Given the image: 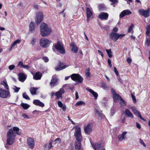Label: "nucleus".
<instances>
[{"label": "nucleus", "mask_w": 150, "mask_h": 150, "mask_svg": "<svg viewBox=\"0 0 150 150\" xmlns=\"http://www.w3.org/2000/svg\"><path fill=\"white\" fill-rule=\"evenodd\" d=\"M19 130V128L16 127H14L13 129H11L9 130L7 134V144L11 145L13 143L15 139L16 134L19 135L21 134Z\"/></svg>", "instance_id": "obj_1"}, {"label": "nucleus", "mask_w": 150, "mask_h": 150, "mask_svg": "<svg viewBox=\"0 0 150 150\" xmlns=\"http://www.w3.org/2000/svg\"><path fill=\"white\" fill-rule=\"evenodd\" d=\"M41 34L42 37H46L50 35L52 32L51 28L48 27L45 23H42L40 25Z\"/></svg>", "instance_id": "obj_2"}, {"label": "nucleus", "mask_w": 150, "mask_h": 150, "mask_svg": "<svg viewBox=\"0 0 150 150\" xmlns=\"http://www.w3.org/2000/svg\"><path fill=\"white\" fill-rule=\"evenodd\" d=\"M110 37L114 42H115L118 39H121L125 36L124 34H119L117 33L112 32L110 33Z\"/></svg>", "instance_id": "obj_3"}, {"label": "nucleus", "mask_w": 150, "mask_h": 150, "mask_svg": "<svg viewBox=\"0 0 150 150\" xmlns=\"http://www.w3.org/2000/svg\"><path fill=\"white\" fill-rule=\"evenodd\" d=\"M52 42L47 39L42 38L40 40V46L43 48L48 47Z\"/></svg>", "instance_id": "obj_4"}, {"label": "nucleus", "mask_w": 150, "mask_h": 150, "mask_svg": "<svg viewBox=\"0 0 150 150\" xmlns=\"http://www.w3.org/2000/svg\"><path fill=\"white\" fill-rule=\"evenodd\" d=\"M54 47L60 53L63 54H65V50L63 46V44L61 42L58 41L55 45Z\"/></svg>", "instance_id": "obj_5"}, {"label": "nucleus", "mask_w": 150, "mask_h": 150, "mask_svg": "<svg viewBox=\"0 0 150 150\" xmlns=\"http://www.w3.org/2000/svg\"><path fill=\"white\" fill-rule=\"evenodd\" d=\"M71 77L73 80L79 83H82L83 82V78L78 74H73L71 75Z\"/></svg>", "instance_id": "obj_6"}, {"label": "nucleus", "mask_w": 150, "mask_h": 150, "mask_svg": "<svg viewBox=\"0 0 150 150\" xmlns=\"http://www.w3.org/2000/svg\"><path fill=\"white\" fill-rule=\"evenodd\" d=\"M74 135L77 141L81 142L82 140V136L81 134V129L80 127L76 128Z\"/></svg>", "instance_id": "obj_7"}, {"label": "nucleus", "mask_w": 150, "mask_h": 150, "mask_svg": "<svg viewBox=\"0 0 150 150\" xmlns=\"http://www.w3.org/2000/svg\"><path fill=\"white\" fill-rule=\"evenodd\" d=\"M10 92L9 91H6L4 89L0 88V97L2 98H6L10 97Z\"/></svg>", "instance_id": "obj_8"}, {"label": "nucleus", "mask_w": 150, "mask_h": 150, "mask_svg": "<svg viewBox=\"0 0 150 150\" xmlns=\"http://www.w3.org/2000/svg\"><path fill=\"white\" fill-rule=\"evenodd\" d=\"M59 79L55 75H53L52 77L51 81L50 83V85L51 88H53L58 84V82Z\"/></svg>", "instance_id": "obj_9"}, {"label": "nucleus", "mask_w": 150, "mask_h": 150, "mask_svg": "<svg viewBox=\"0 0 150 150\" xmlns=\"http://www.w3.org/2000/svg\"><path fill=\"white\" fill-rule=\"evenodd\" d=\"M150 9H148L146 10L143 9L139 10V14L144 16V17L146 18L149 17L150 15Z\"/></svg>", "instance_id": "obj_10"}, {"label": "nucleus", "mask_w": 150, "mask_h": 150, "mask_svg": "<svg viewBox=\"0 0 150 150\" xmlns=\"http://www.w3.org/2000/svg\"><path fill=\"white\" fill-rule=\"evenodd\" d=\"M43 18V15L42 13L41 12L37 13L35 20L36 23H40L42 21Z\"/></svg>", "instance_id": "obj_11"}, {"label": "nucleus", "mask_w": 150, "mask_h": 150, "mask_svg": "<svg viewBox=\"0 0 150 150\" xmlns=\"http://www.w3.org/2000/svg\"><path fill=\"white\" fill-rule=\"evenodd\" d=\"M86 10L87 15V21L88 22L90 19L93 18V12L91 9L89 8H86Z\"/></svg>", "instance_id": "obj_12"}, {"label": "nucleus", "mask_w": 150, "mask_h": 150, "mask_svg": "<svg viewBox=\"0 0 150 150\" xmlns=\"http://www.w3.org/2000/svg\"><path fill=\"white\" fill-rule=\"evenodd\" d=\"M84 129L85 134L88 135L90 134L93 130L92 127L90 124H88L85 126Z\"/></svg>", "instance_id": "obj_13"}, {"label": "nucleus", "mask_w": 150, "mask_h": 150, "mask_svg": "<svg viewBox=\"0 0 150 150\" xmlns=\"http://www.w3.org/2000/svg\"><path fill=\"white\" fill-rule=\"evenodd\" d=\"M132 14L131 11L128 9L122 11L119 15L120 18H122L125 16L128 15Z\"/></svg>", "instance_id": "obj_14"}, {"label": "nucleus", "mask_w": 150, "mask_h": 150, "mask_svg": "<svg viewBox=\"0 0 150 150\" xmlns=\"http://www.w3.org/2000/svg\"><path fill=\"white\" fill-rule=\"evenodd\" d=\"M131 109L132 110L134 113L136 115V116H138V117H139L142 120L144 121L145 120L142 117L141 115L139 112L138 111H137V110L136 109L135 107L133 106L131 107Z\"/></svg>", "instance_id": "obj_15"}, {"label": "nucleus", "mask_w": 150, "mask_h": 150, "mask_svg": "<svg viewBox=\"0 0 150 150\" xmlns=\"http://www.w3.org/2000/svg\"><path fill=\"white\" fill-rule=\"evenodd\" d=\"M64 93V90L63 88H60L59 90L55 93V95L57 98L59 99L60 98H62V95Z\"/></svg>", "instance_id": "obj_16"}, {"label": "nucleus", "mask_w": 150, "mask_h": 150, "mask_svg": "<svg viewBox=\"0 0 150 150\" xmlns=\"http://www.w3.org/2000/svg\"><path fill=\"white\" fill-rule=\"evenodd\" d=\"M27 144L29 146V147L31 149H33L34 145V141L31 138H28L27 139Z\"/></svg>", "instance_id": "obj_17"}, {"label": "nucleus", "mask_w": 150, "mask_h": 150, "mask_svg": "<svg viewBox=\"0 0 150 150\" xmlns=\"http://www.w3.org/2000/svg\"><path fill=\"white\" fill-rule=\"evenodd\" d=\"M108 17V14L107 13L102 12L98 16V17L101 20H107Z\"/></svg>", "instance_id": "obj_18"}, {"label": "nucleus", "mask_w": 150, "mask_h": 150, "mask_svg": "<svg viewBox=\"0 0 150 150\" xmlns=\"http://www.w3.org/2000/svg\"><path fill=\"white\" fill-rule=\"evenodd\" d=\"M91 144L93 148L95 150H99L103 147L102 144L97 143H91Z\"/></svg>", "instance_id": "obj_19"}, {"label": "nucleus", "mask_w": 150, "mask_h": 150, "mask_svg": "<svg viewBox=\"0 0 150 150\" xmlns=\"http://www.w3.org/2000/svg\"><path fill=\"white\" fill-rule=\"evenodd\" d=\"M42 76V74L41 73L38 72L33 75V78L35 80H40L41 79Z\"/></svg>", "instance_id": "obj_20"}, {"label": "nucleus", "mask_w": 150, "mask_h": 150, "mask_svg": "<svg viewBox=\"0 0 150 150\" xmlns=\"http://www.w3.org/2000/svg\"><path fill=\"white\" fill-rule=\"evenodd\" d=\"M63 64L61 62H59V64L55 68V70L57 71H59L64 69L66 67V65L63 66Z\"/></svg>", "instance_id": "obj_21"}, {"label": "nucleus", "mask_w": 150, "mask_h": 150, "mask_svg": "<svg viewBox=\"0 0 150 150\" xmlns=\"http://www.w3.org/2000/svg\"><path fill=\"white\" fill-rule=\"evenodd\" d=\"M19 80L21 82H24L26 79V76L23 73H20L18 75Z\"/></svg>", "instance_id": "obj_22"}, {"label": "nucleus", "mask_w": 150, "mask_h": 150, "mask_svg": "<svg viewBox=\"0 0 150 150\" xmlns=\"http://www.w3.org/2000/svg\"><path fill=\"white\" fill-rule=\"evenodd\" d=\"M33 103L36 105H38L42 107H43L45 106L44 104L38 100H34Z\"/></svg>", "instance_id": "obj_23"}, {"label": "nucleus", "mask_w": 150, "mask_h": 150, "mask_svg": "<svg viewBox=\"0 0 150 150\" xmlns=\"http://www.w3.org/2000/svg\"><path fill=\"white\" fill-rule=\"evenodd\" d=\"M71 50L75 53H76L78 50V48L76 46L75 44L74 43H72L71 45Z\"/></svg>", "instance_id": "obj_24"}, {"label": "nucleus", "mask_w": 150, "mask_h": 150, "mask_svg": "<svg viewBox=\"0 0 150 150\" xmlns=\"http://www.w3.org/2000/svg\"><path fill=\"white\" fill-rule=\"evenodd\" d=\"M127 133V132H123L122 134L119 135L117 137V138L119 140L122 141L124 139L125 137V134Z\"/></svg>", "instance_id": "obj_25"}, {"label": "nucleus", "mask_w": 150, "mask_h": 150, "mask_svg": "<svg viewBox=\"0 0 150 150\" xmlns=\"http://www.w3.org/2000/svg\"><path fill=\"white\" fill-rule=\"evenodd\" d=\"M86 90L90 92L93 96L95 98H97L98 94L93 90L89 88H86Z\"/></svg>", "instance_id": "obj_26"}, {"label": "nucleus", "mask_w": 150, "mask_h": 150, "mask_svg": "<svg viewBox=\"0 0 150 150\" xmlns=\"http://www.w3.org/2000/svg\"><path fill=\"white\" fill-rule=\"evenodd\" d=\"M58 106L59 107L62 108L64 111H66V105H63L61 101L59 100L58 101Z\"/></svg>", "instance_id": "obj_27"}, {"label": "nucleus", "mask_w": 150, "mask_h": 150, "mask_svg": "<svg viewBox=\"0 0 150 150\" xmlns=\"http://www.w3.org/2000/svg\"><path fill=\"white\" fill-rule=\"evenodd\" d=\"M125 115H127L128 117H132V118L133 117L132 114L128 109H125Z\"/></svg>", "instance_id": "obj_28"}, {"label": "nucleus", "mask_w": 150, "mask_h": 150, "mask_svg": "<svg viewBox=\"0 0 150 150\" xmlns=\"http://www.w3.org/2000/svg\"><path fill=\"white\" fill-rule=\"evenodd\" d=\"M81 142H76L75 144V148L76 150H80L81 149Z\"/></svg>", "instance_id": "obj_29"}, {"label": "nucleus", "mask_w": 150, "mask_h": 150, "mask_svg": "<svg viewBox=\"0 0 150 150\" xmlns=\"http://www.w3.org/2000/svg\"><path fill=\"white\" fill-rule=\"evenodd\" d=\"M113 98L115 102H116L119 99H120L121 97L118 94H116L113 96Z\"/></svg>", "instance_id": "obj_30"}, {"label": "nucleus", "mask_w": 150, "mask_h": 150, "mask_svg": "<svg viewBox=\"0 0 150 150\" xmlns=\"http://www.w3.org/2000/svg\"><path fill=\"white\" fill-rule=\"evenodd\" d=\"M29 29L30 31L32 32L35 30V25L32 22H31L29 25Z\"/></svg>", "instance_id": "obj_31"}, {"label": "nucleus", "mask_w": 150, "mask_h": 150, "mask_svg": "<svg viewBox=\"0 0 150 150\" xmlns=\"http://www.w3.org/2000/svg\"><path fill=\"white\" fill-rule=\"evenodd\" d=\"M37 89V88H30V91L31 94L32 95H35L36 93V90Z\"/></svg>", "instance_id": "obj_32"}, {"label": "nucleus", "mask_w": 150, "mask_h": 150, "mask_svg": "<svg viewBox=\"0 0 150 150\" xmlns=\"http://www.w3.org/2000/svg\"><path fill=\"white\" fill-rule=\"evenodd\" d=\"M1 84L3 85L6 89L7 90L8 89V86L6 81H1Z\"/></svg>", "instance_id": "obj_33"}, {"label": "nucleus", "mask_w": 150, "mask_h": 150, "mask_svg": "<svg viewBox=\"0 0 150 150\" xmlns=\"http://www.w3.org/2000/svg\"><path fill=\"white\" fill-rule=\"evenodd\" d=\"M21 105L25 109H27L30 107V105L26 103H22L21 104Z\"/></svg>", "instance_id": "obj_34"}, {"label": "nucleus", "mask_w": 150, "mask_h": 150, "mask_svg": "<svg viewBox=\"0 0 150 150\" xmlns=\"http://www.w3.org/2000/svg\"><path fill=\"white\" fill-rule=\"evenodd\" d=\"M106 51L108 55V56L110 58H111L112 56V53L111 52V49H110L109 50L106 49Z\"/></svg>", "instance_id": "obj_35"}, {"label": "nucleus", "mask_w": 150, "mask_h": 150, "mask_svg": "<svg viewBox=\"0 0 150 150\" xmlns=\"http://www.w3.org/2000/svg\"><path fill=\"white\" fill-rule=\"evenodd\" d=\"M98 8L100 11L104 10L105 8V7L104 4H101L99 5Z\"/></svg>", "instance_id": "obj_36"}, {"label": "nucleus", "mask_w": 150, "mask_h": 150, "mask_svg": "<svg viewBox=\"0 0 150 150\" xmlns=\"http://www.w3.org/2000/svg\"><path fill=\"white\" fill-rule=\"evenodd\" d=\"M95 114L96 115L98 116L99 117L103 118L104 117V115L102 114L101 113L99 112L98 110H95Z\"/></svg>", "instance_id": "obj_37"}, {"label": "nucleus", "mask_w": 150, "mask_h": 150, "mask_svg": "<svg viewBox=\"0 0 150 150\" xmlns=\"http://www.w3.org/2000/svg\"><path fill=\"white\" fill-rule=\"evenodd\" d=\"M120 104L122 106H124L126 105L125 101L121 98L120 99Z\"/></svg>", "instance_id": "obj_38"}, {"label": "nucleus", "mask_w": 150, "mask_h": 150, "mask_svg": "<svg viewBox=\"0 0 150 150\" xmlns=\"http://www.w3.org/2000/svg\"><path fill=\"white\" fill-rule=\"evenodd\" d=\"M85 105V103L82 101H79L76 104V106Z\"/></svg>", "instance_id": "obj_39"}, {"label": "nucleus", "mask_w": 150, "mask_h": 150, "mask_svg": "<svg viewBox=\"0 0 150 150\" xmlns=\"http://www.w3.org/2000/svg\"><path fill=\"white\" fill-rule=\"evenodd\" d=\"M12 88L14 90V92L16 93H18L20 89V88H18L16 86H13Z\"/></svg>", "instance_id": "obj_40"}, {"label": "nucleus", "mask_w": 150, "mask_h": 150, "mask_svg": "<svg viewBox=\"0 0 150 150\" xmlns=\"http://www.w3.org/2000/svg\"><path fill=\"white\" fill-rule=\"evenodd\" d=\"M23 97L24 98L26 99L30 100V98L25 92H24L23 93Z\"/></svg>", "instance_id": "obj_41"}, {"label": "nucleus", "mask_w": 150, "mask_h": 150, "mask_svg": "<svg viewBox=\"0 0 150 150\" xmlns=\"http://www.w3.org/2000/svg\"><path fill=\"white\" fill-rule=\"evenodd\" d=\"M102 87L105 89H108V88L106 84L104 83H102L101 84Z\"/></svg>", "instance_id": "obj_42"}, {"label": "nucleus", "mask_w": 150, "mask_h": 150, "mask_svg": "<svg viewBox=\"0 0 150 150\" xmlns=\"http://www.w3.org/2000/svg\"><path fill=\"white\" fill-rule=\"evenodd\" d=\"M24 65V64H23V62L22 61H20L18 62L17 66L23 68Z\"/></svg>", "instance_id": "obj_43"}, {"label": "nucleus", "mask_w": 150, "mask_h": 150, "mask_svg": "<svg viewBox=\"0 0 150 150\" xmlns=\"http://www.w3.org/2000/svg\"><path fill=\"white\" fill-rule=\"evenodd\" d=\"M134 25L133 24H132L130 26V27L129 30L128 32L129 33H132L133 32V28L134 27Z\"/></svg>", "instance_id": "obj_44"}, {"label": "nucleus", "mask_w": 150, "mask_h": 150, "mask_svg": "<svg viewBox=\"0 0 150 150\" xmlns=\"http://www.w3.org/2000/svg\"><path fill=\"white\" fill-rule=\"evenodd\" d=\"M42 59L45 62H47L49 61V59L47 57H42Z\"/></svg>", "instance_id": "obj_45"}, {"label": "nucleus", "mask_w": 150, "mask_h": 150, "mask_svg": "<svg viewBox=\"0 0 150 150\" xmlns=\"http://www.w3.org/2000/svg\"><path fill=\"white\" fill-rule=\"evenodd\" d=\"M54 142H55V143H61V139L59 138H57L55 140Z\"/></svg>", "instance_id": "obj_46"}, {"label": "nucleus", "mask_w": 150, "mask_h": 150, "mask_svg": "<svg viewBox=\"0 0 150 150\" xmlns=\"http://www.w3.org/2000/svg\"><path fill=\"white\" fill-rule=\"evenodd\" d=\"M36 42V39L35 38H33L31 42V44L32 45H34Z\"/></svg>", "instance_id": "obj_47"}, {"label": "nucleus", "mask_w": 150, "mask_h": 150, "mask_svg": "<svg viewBox=\"0 0 150 150\" xmlns=\"http://www.w3.org/2000/svg\"><path fill=\"white\" fill-rule=\"evenodd\" d=\"M15 68V66L14 65H10L8 67V69L10 70H12Z\"/></svg>", "instance_id": "obj_48"}, {"label": "nucleus", "mask_w": 150, "mask_h": 150, "mask_svg": "<svg viewBox=\"0 0 150 150\" xmlns=\"http://www.w3.org/2000/svg\"><path fill=\"white\" fill-rule=\"evenodd\" d=\"M52 140L51 141L49 144L48 148V150H50L53 147V146L52 145Z\"/></svg>", "instance_id": "obj_49"}, {"label": "nucleus", "mask_w": 150, "mask_h": 150, "mask_svg": "<svg viewBox=\"0 0 150 150\" xmlns=\"http://www.w3.org/2000/svg\"><path fill=\"white\" fill-rule=\"evenodd\" d=\"M146 43L148 46H150V37L149 38H147Z\"/></svg>", "instance_id": "obj_50"}, {"label": "nucleus", "mask_w": 150, "mask_h": 150, "mask_svg": "<svg viewBox=\"0 0 150 150\" xmlns=\"http://www.w3.org/2000/svg\"><path fill=\"white\" fill-rule=\"evenodd\" d=\"M110 1L112 2V3L111 4V5H112L114 4H115L117 2V0H109Z\"/></svg>", "instance_id": "obj_51"}, {"label": "nucleus", "mask_w": 150, "mask_h": 150, "mask_svg": "<svg viewBox=\"0 0 150 150\" xmlns=\"http://www.w3.org/2000/svg\"><path fill=\"white\" fill-rule=\"evenodd\" d=\"M139 142L140 144H142L144 147H146V146L143 141L141 139H140Z\"/></svg>", "instance_id": "obj_52"}, {"label": "nucleus", "mask_w": 150, "mask_h": 150, "mask_svg": "<svg viewBox=\"0 0 150 150\" xmlns=\"http://www.w3.org/2000/svg\"><path fill=\"white\" fill-rule=\"evenodd\" d=\"M114 69L115 74L117 76H118L119 75V73L116 69V68L115 67H114Z\"/></svg>", "instance_id": "obj_53"}, {"label": "nucleus", "mask_w": 150, "mask_h": 150, "mask_svg": "<svg viewBox=\"0 0 150 150\" xmlns=\"http://www.w3.org/2000/svg\"><path fill=\"white\" fill-rule=\"evenodd\" d=\"M23 68L26 69H30V66L28 65H24Z\"/></svg>", "instance_id": "obj_54"}, {"label": "nucleus", "mask_w": 150, "mask_h": 150, "mask_svg": "<svg viewBox=\"0 0 150 150\" xmlns=\"http://www.w3.org/2000/svg\"><path fill=\"white\" fill-rule=\"evenodd\" d=\"M22 116L23 117L25 118H27L28 119H29V118L28 117V116L27 115L25 114H23L22 115Z\"/></svg>", "instance_id": "obj_55"}, {"label": "nucleus", "mask_w": 150, "mask_h": 150, "mask_svg": "<svg viewBox=\"0 0 150 150\" xmlns=\"http://www.w3.org/2000/svg\"><path fill=\"white\" fill-rule=\"evenodd\" d=\"M127 61L129 64H130L132 61V60L129 57H128L127 59Z\"/></svg>", "instance_id": "obj_56"}, {"label": "nucleus", "mask_w": 150, "mask_h": 150, "mask_svg": "<svg viewBox=\"0 0 150 150\" xmlns=\"http://www.w3.org/2000/svg\"><path fill=\"white\" fill-rule=\"evenodd\" d=\"M132 99H133L134 102V103H135L136 102V99L135 98V97L133 95H132Z\"/></svg>", "instance_id": "obj_57"}, {"label": "nucleus", "mask_w": 150, "mask_h": 150, "mask_svg": "<svg viewBox=\"0 0 150 150\" xmlns=\"http://www.w3.org/2000/svg\"><path fill=\"white\" fill-rule=\"evenodd\" d=\"M108 63L110 67H112V64H111V61L109 59H108Z\"/></svg>", "instance_id": "obj_58"}, {"label": "nucleus", "mask_w": 150, "mask_h": 150, "mask_svg": "<svg viewBox=\"0 0 150 150\" xmlns=\"http://www.w3.org/2000/svg\"><path fill=\"white\" fill-rule=\"evenodd\" d=\"M118 29L117 28L115 27L113 29V31L114 32H115V33H116L118 31Z\"/></svg>", "instance_id": "obj_59"}, {"label": "nucleus", "mask_w": 150, "mask_h": 150, "mask_svg": "<svg viewBox=\"0 0 150 150\" xmlns=\"http://www.w3.org/2000/svg\"><path fill=\"white\" fill-rule=\"evenodd\" d=\"M136 127L139 129H140L141 128L140 125L138 122H136Z\"/></svg>", "instance_id": "obj_60"}, {"label": "nucleus", "mask_w": 150, "mask_h": 150, "mask_svg": "<svg viewBox=\"0 0 150 150\" xmlns=\"http://www.w3.org/2000/svg\"><path fill=\"white\" fill-rule=\"evenodd\" d=\"M87 77H90V73L89 72H87L85 73Z\"/></svg>", "instance_id": "obj_61"}, {"label": "nucleus", "mask_w": 150, "mask_h": 150, "mask_svg": "<svg viewBox=\"0 0 150 150\" xmlns=\"http://www.w3.org/2000/svg\"><path fill=\"white\" fill-rule=\"evenodd\" d=\"M111 113L112 116L115 113V112L114 109H112L111 110Z\"/></svg>", "instance_id": "obj_62"}, {"label": "nucleus", "mask_w": 150, "mask_h": 150, "mask_svg": "<svg viewBox=\"0 0 150 150\" xmlns=\"http://www.w3.org/2000/svg\"><path fill=\"white\" fill-rule=\"evenodd\" d=\"M14 42L16 43V44L19 43L21 42V40L19 39H17Z\"/></svg>", "instance_id": "obj_63"}, {"label": "nucleus", "mask_w": 150, "mask_h": 150, "mask_svg": "<svg viewBox=\"0 0 150 150\" xmlns=\"http://www.w3.org/2000/svg\"><path fill=\"white\" fill-rule=\"evenodd\" d=\"M111 91H112V93L113 95V96L114 95H115V94H116V93H115V91L114 90V89L113 88L111 89Z\"/></svg>", "instance_id": "obj_64"}]
</instances>
